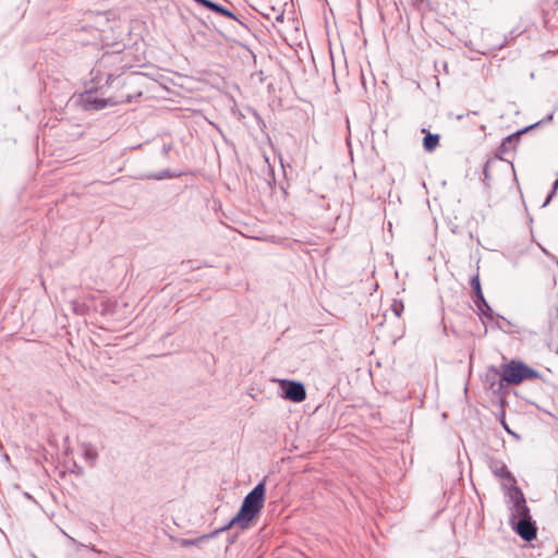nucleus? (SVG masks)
<instances>
[{"instance_id":"12","label":"nucleus","mask_w":558,"mask_h":558,"mask_svg":"<svg viewBox=\"0 0 558 558\" xmlns=\"http://www.w3.org/2000/svg\"><path fill=\"white\" fill-rule=\"evenodd\" d=\"M439 144V136L437 134H427L423 140V146L426 151H433Z\"/></svg>"},{"instance_id":"20","label":"nucleus","mask_w":558,"mask_h":558,"mask_svg":"<svg viewBox=\"0 0 558 558\" xmlns=\"http://www.w3.org/2000/svg\"><path fill=\"white\" fill-rule=\"evenodd\" d=\"M194 1H195V2H197V3H199V4H202V2H203L204 0H194Z\"/></svg>"},{"instance_id":"9","label":"nucleus","mask_w":558,"mask_h":558,"mask_svg":"<svg viewBox=\"0 0 558 558\" xmlns=\"http://www.w3.org/2000/svg\"><path fill=\"white\" fill-rule=\"evenodd\" d=\"M471 286L474 289V292L476 294V305L478 306V308L483 313H485V310L483 308V306L486 307L487 310H489V306L486 303V301L484 299V295L482 293L481 283H480L478 277H474V278L471 279Z\"/></svg>"},{"instance_id":"11","label":"nucleus","mask_w":558,"mask_h":558,"mask_svg":"<svg viewBox=\"0 0 558 558\" xmlns=\"http://www.w3.org/2000/svg\"><path fill=\"white\" fill-rule=\"evenodd\" d=\"M264 16L271 21L272 25L275 26L276 23H282L284 19V12L282 10H278L276 8H268L267 11L264 13Z\"/></svg>"},{"instance_id":"13","label":"nucleus","mask_w":558,"mask_h":558,"mask_svg":"<svg viewBox=\"0 0 558 558\" xmlns=\"http://www.w3.org/2000/svg\"><path fill=\"white\" fill-rule=\"evenodd\" d=\"M216 534H214V532L209 535H204V536H201L198 538H194V539H182L181 541V545L182 546H189V545H198L202 541H204L205 538H208V537H211V536H215Z\"/></svg>"},{"instance_id":"3","label":"nucleus","mask_w":558,"mask_h":558,"mask_svg":"<svg viewBox=\"0 0 558 558\" xmlns=\"http://www.w3.org/2000/svg\"><path fill=\"white\" fill-rule=\"evenodd\" d=\"M507 497L510 499L511 506V522L514 520L525 519L531 517L530 509L526 506V501L522 490L514 484L508 488Z\"/></svg>"},{"instance_id":"6","label":"nucleus","mask_w":558,"mask_h":558,"mask_svg":"<svg viewBox=\"0 0 558 558\" xmlns=\"http://www.w3.org/2000/svg\"><path fill=\"white\" fill-rule=\"evenodd\" d=\"M515 531L524 541L530 542L536 537V527L531 517L518 520Z\"/></svg>"},{"instance_id":"10","label":"nucleus","mask_w":558,"mask_h":558,"mask_svg":"<svg viewBox=\"0 0 558 558\" xmlns=\"http://www.w3.org/2000/svg\"><path fill=\"white\" fill-rule=\"evenodd\" d=\"M202 5H204L205 8L209 9V10H211L214 12H217V13H219L221 15H225V16H227L229 19L238 21L236 16L231 11H229L228 9H226V8L219 5V4H217V3H215V2H213L210 0H204L202 2Z\"/></svg>"},{"instance_id":"19","label":"nucleus","mask_w":558,"mask_h":558,"mask_svg":"<svg viewBox=\"0 0 558 558\" xmlns=\"http://www.w3.org/2000/svg\"><path fill=\"white\" fill-rule=\"evenodd\" d=\"M113 81H114V78H112V76L109 75L108 80H107V83L111 85L113 83Z\"/></svg>"},{"instance_id":"14","label":"nucleus","mask_w":558,"mask_h":558,"mask_svg":"<svg viewBox=\"0 0 558 558\" xmlns=\"http://www.w3.org/2000/svg\"><path fill=\"white\" fill-rule=\"evenodd\" d=\"M403 303L401 301H398V300H393L392 304H391V311L395 313V315L397 317H400L402 312H403Z\"/></svg>"},{"instance_id":"2","label":"nucleus","mask_w":558,"mask_h":558,"mask_svg":"<svg viewBox=\"0 0 558 558\" xmlns=\"http://www.w3.org/2000/svg\"><path fill=\"white\" fill-rule=\"evenodd\" d=\"M538 373L527 365L511 361L502 367L501 380L509 385H519L525 379L536 378Z\"/></svg>"},{"instance_id":"18","label":"nucleus","mask_w":558,"mask_h":558,"mask_svg":"<svg viewBox=\"0 0 558 558\" xmlns=\"http://www.w3.org/2000/svg\"><path fill=\"white\" fill-rule=\"evenodd\" d=\"M501 423H502L504 428H505L509 434H513V433L510 430V428L508 427V425H507L504 421H502Z\"/></svg>"},{"instance_id":"17","label":"nucleus","mask_w":558,"mask_h":558,"mask_svg":"<svg viewBox=\"0 0 558 558\" xmlns=\"http://www.w3.org/2000/svg\"><path fill=\"white\" fill-rule=\"evenodd\" d=\"M513 141V136H508L501 144V147H505L507 144H510Z\"/></svg>"},{"instance_id":"4","label":"nucleus","mask_w":558,"mask_h":558,"mask_svg":"<svg viewBox=\"0 0 558 558\" xmlns=\"http://www.w3.org/2000/svg\"><path fill=\"white\" fill-rule=\"evenodd\" d=\"M280 385L284 388L283 397L286 399L298 403L305 400L306 391L302 383L282 379L280 380Z\"/></svg>"},{"instance_id":"5","label":"nucleus","mask_w":558,"mask_h":558,"mask_svg":"<svg viewBox=\"0 0 558 558\" xmlns=\"http://www.w3.org/2000/svg\"><path fill=\"white\" fill-rule=\"evenodd\" d=\"M142 95L141 92H138L135 96L132 95H125L121 97H116L114 99H99L96 97H93L92 95H88L85 99L86 105H90L94 109H104L107 107V105L110 102L111 105L117 104H130L133 101L134 98L140 97Z\"/></svg>"},{"instance_id":"7","label":"nucleus","mask_w":558,"mask_h":558,"mask_svg":"<svg viewBox=\"0 0 558 558\" xmlns=\"http://www.w3.org/2000/svg\"><path fill=\"white\" fill-rule=\"evenodd\" d=\"M78 451L85 463H87L89 466L96 465L99 452L95 445L87 441L80 442Z\"/></svg>"},{"instance_id":"15","label":"nucleus","mask_w":558,"mask_h":558,"mask_svg":"<svg viewBox=\"0 0 558 558\" xmlns=\"http://www.w3.org/2000/svg\"><path fill=\"white\" fill-rule=\"evenodd\" d=\"M167 177H170L169 171H163L161 174H158V175H149V178H153L156 180H161Z\"/></svg>"},{"instance_id":"8","label":"nucleus","mask_w":558,"mask_h":558,"mask_svg":"<svg viewBox=\"0 0 558 558\" xmlns=\"http://www.w3.org/2000/svg\"><path fill=\"white\" fill-rule=\"evenodd\" d=\"M490 470L495 476H497L499 478H507L510 482L514 483L513 477L511 476L510 472L507 469V465L504 462H500V461L492 462Z\"/></svg>"},{"instance_id":"1","label":"nucleus","mask_w":558,"mask_h":558,"mask_svg":"<svg viewBox=\"0 0 558 558\" xmlns=\"http://www.w3.org/2000/svg\"><path fill=\"white\" fill-rule=\"evenodd\" d=\"M265 484L258 483L245 497L242 502V506L236 513V515L229 521L227 525L223 527L214 531V534H219L220 532L227 531L233 525L239 526L242 530L248 527L250 522H252L257 514L262 511L265 502Z\"/></svg>"},{"instance_id":"16","label":"nucleus","mask_w":558,"mask_h":558,"mask_svg":"<svg viewBox=\"0 0 558 558\" xmlns=\"http://www.w3.org/2000/svg\"><path fill=\"white\" fill-rule=\"evenodd\" d=\"M557 189H558V180L555 181L554 186H553V192H551V194L549 195V197L547 198V201L545 202L544 205L548 204V202L550 201L551 195L556 192Z\"/></svg>"}]
</instances>
